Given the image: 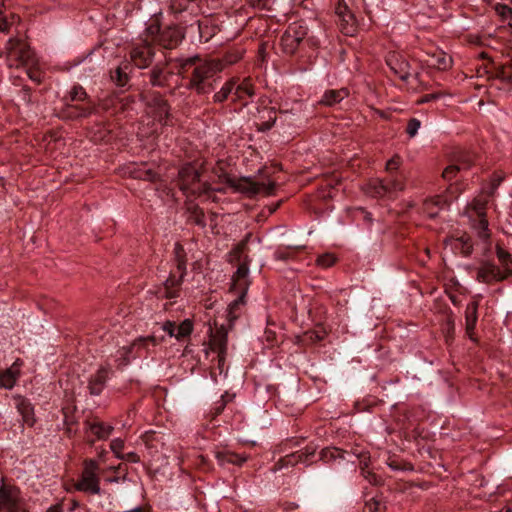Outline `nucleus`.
I'll return each instance as SVG.
<instances>
[{"label": "nucleus", "mask_w": 512, "mask_h": 512, "mask_svg": "<svg viewBox=\"0 0 512 512\" xmlns=\"http://www.w3.org/2000/svg\"><path fill=\"white\" fill-rule=\"evenodd\" d=\"M133 177L140 179V180L154 182L157 180L158 175L154 170L146 169L143 167V168H138L135 171H133Z\"/></svg>", "instance_id": "49530a36"}, {"label": "nucleus", "mask_w": 512, "mask_h": 512, "mask_svg": "<svg viewBox=\"0 0 512 512\" xmlns=\"http://www.w3.org/2000/svg\"><path fill=\"white\" fill-rule=\"evenodd\" d=\"M15 375L7 369L4 372H0V386L6 389H11L15 385Z\"/></svg>", "instance_id": "de8ad7c7"}, {"label": "nucleus", "mask_w": 512, "mask_h": 512, "mask_svg": "<svg viewBox=\"0 0 512 512\" xmlns=\"http://www.w3.org/2000/svg\"><path fill=\"white\" fill-rule=\"evenodd\" d=\"M317 265L323 268H329L336 262V257L333 254L325 253L319 256L316 260Z\"/></svg>", "instance_id": "5fc2aeb1"}, {"label": "nucleus", "mask_w": 512, "mask_h": 512, "mask_svg": "<svg viewBox=\"0 0 512 512\" xmlns=\"http://www.w3.org/2000/svg\"><path fill=\"white\" fill-rule=\"evenodd\" d=\"M110 448L115 456L118 458V455L122 454V450L124 448V441L121 438L113 439L110 443Z\"/></svg>", "instance_id": "680f3d73"}, {"label": "nucleus", "mask_w": 512, "mask_h": 512, "mask_svg": "<svg viewBox=\"0 0 512 512\" xmlns=\"http://www.w3.org/2000/svg\"><path fill=\"white\" fill-rule=\"evenodd\" d=\"M250 261V258L245 256L244 260L239 264L235 274L232 277L231 290L239 293V295L228 306V320L230 322V326H232L233 321L236 320L239 316L237 310L239 309L240 305L245 304V297L248 290L247 277L249 274Z\"/></svg>", "instance_id": "f03ea898"}, {"label": "nucleus", "mask_w": 512, "mask_h": 512, "mask_svg": "<svg viewBox=\"0 0 512 512\" xmlns=\"http://www.w3.org/2000/svg\"><path fill=\"white\" fill-rule=\"evenodd\" d=\"M366 192L372 197H384L387 196V187L385 186V180L373 179L366 187Z\"/></svg>", "instance_id": "f704fd0d"}, {"label": "nucleus", "mask_w": 512, "mask_h": 512, "mask_svg": "<svg viewBox=\"0 0 512 512\" xmlns=\"http://www.w3.org/2000/svg\"><path fill=\"white\" fill-rule=\"evenodd\" d=\"M17 504L16 499L12 496L11 492L2 487L0 488V505H3L6 509Z\"/></svg>", "instance_id": "8fccbe9b"}, {"label": "nucleus", "mask_w": 512, "mask_h": 512, "mask_svg": "<svg viewBox=\"0 0 512 512\" xmlns=\"http://www.w3.org/2000/svg\"><path fill=\"white\" fill-rule=\"evenodd\" d=\"M458 241L461 242V252L464 256H469L473 251V244L471 242V238L467 235H463L458 238Z\"/></svg>", "instance_id": "6e6d98bb"}, {"label": "nucleus", "mask_w": 512, "mask_h": 512, "mask_svg": "<svg viewBox=\"0 0 512 512\" xmlns=\"http://www.w3.org/2000/svg\"><path fill=\"white\" fill-rule=\"evenodd\" d=\"M384 180L385 186L387 187V195H391L404 189V183L401 179L386 178Z\"/></svg>", "instance_id": "3c124183"}, {"label": "nucleus", "mask_w": 512, "mask_h": 512, "mask_svg": "<svg viewBox=\"0 0 512 512\" xmlns=\"http://www.w3.org/2000/svg\"><path fill=\"white\" fill-rule=\"evenodd\" d=\"M335 14L338 18V25L345 35H352L355 31V17L349 10L348 6L339 1L335 7Z\"/></svg>", "instance_id": "dca6fc26"}, {"label": "nucleus", "mask_w": 512, "mask_h": 512, "mask_svg": "<svg viewBox=\"0 0 512 512\" xmlns=\"http://www.w3.org/2000/svg\"><path fill=\"white\" fill-rule=\"evenodd\" d=\"M179 74L187 78L186 88L197 95H207L215 90L220 79L218 73L224 69L219 59L201 61L199 56L179 59Z\"/></svg>", "instance_id": "f257e3e1"}, {"label": "nucleus", "mask_w": 512, "mask_h": 512, "mask_svg": "<svg viewBox=\"0 0 512 512\" xmlns=\"http://www.w3.org/2000/svg\"><path fill=\"white\" fill-rule=\"evenodd\" d=\"M495 253L500 264L501 272L505 275L507 280L512 276V255L499 244L495 247Z\"/></svg>", "instance_id": "393cba45"}, {"label": "nucleus", "mask_w": 512, "mask_h": 512, "mask_svg": "<svg viewBox=\"0 0 512 512\" xmlns=\"http://www.w3.org/2000/svg\"><path fill=\"white\" fill-rule=\"evenodd\" d=\"M96 112V107L93 103H87L85 106L67 104L62 110V117L66 119H79L86 118Z\"/></svg>", "instance_id": "4be33fe9"}, {"label": "nucleus", "mask_w": 512, "mask_h": 512, "mask_svg": "<svg viewBox=\"0 0 512 512\" xmlns=\"http://www.w3.org/2000/svg\"><path fill=\"white\" fill-rule=\"evenodd\" d=\"M450 200L451 199L443 195L427 199L423 205L424 212L427 213L430 218H435L439 211L449 204Z\"/></svg>", "instance_id": "5701e85b"}, {"label": "nucleus", "mask_w": 512, "mask_h": 512, "mask_svg": "<svg viewBox=\"0 0 512 512\" xmlns=\"http://www.w3.org/2000/svg\"><path fill=\"white\" fill-rule=\"evenodd\" d=\"M146 104L149 113L161 124H167L170 115V105L168 101L158 93H152L146 96Z\"/></svg>", "instance_id": "1a4fd4ad"}, {"label": "nucleus", "mask_w": 512, "mask_h": 512, "mask_svg": "<svg viewBox=\"0 0 512 512\" xmlns=\"http://www.w3.org/2000/svg\"><path fill=\"white\" fill-rule=\"evenodd\" d=\"M472 228L477 232V235L483 241L490 239V230L488 228L489 223L487 216L473 217L470 218Z\"/></svg>", "instance_id": "cd10ccee"}, {"label": "nucleus", "mask_w": 512, "mask_h": 512, "mask_svg": "<svg viewBox=\"0 0 512 512\" xmlns=\"http://www.w3.org/2000/svg\"><path fill=\"white\" fill-rule=\"evenodd\" d=\"M275 0H249L251 6L262 9H271Z\"/></svg>", "instance_id": "e2e57ef3"}, {"label": "nucleus", "mask_w": 512, "mask_h": 512, "mask_svg": "<svg viewBox=\"0 0 512 512\" xmlns=\"http://www.w3.org/2000/svg\"><path fill=\"white\" fill-rule=\"evenodd\" d=\"M385 61L392 73L400 80L407 82L408 79L412 76L410 72L411 66L409 61L400 53L394 51L389 52L386 55ZM419 76V73H415L413 78L419 81Z\"/></svg>", "instance_id": "6e6552de"}, {"label": "nucleus", "mask_w": 512, "mask_h": 512, "mask_svg": "<svg viewBox=\"0 0 512 512\" xmlns=\"http://www.w3.org/2000/svg\"><path fill=\"white\" fill-rule=\"evenodd\" d=\"M496 77L502 82L512 84V58L497 68Z\"/></svg>", "instance_id": "4c0bfd02"}, {"label": "nucleus", "mask_w": 512, "mask_h": 512, "mask_svg": "<svg viewBox=\"0 0 512 512\" xmlns=\"http://www.w3.org/2000/svg\"><path fill=\"white\" fill-rule=\"evenodd\" d=\"M494 10L502 21L512 18V8L507 4L497 3L494 6Z\"/></svg>", "instance_id": "864d4df0"}, {"label": "nucleus", "mask_w": 512, "mask_h": 512, "mask_svg": "<svg viewBox=\"0 0 512 512\" xmlns=\"http://www.w3.org/2000/svg\"><path fill=\"white\" fill-rule=\"evenodd\" d=\"M137 346L138 342L133 341L130 345L124 346L117 351L115 361L118 368L124 367L130 363L131 354L133 353L134 349L137 348Z\"/></svg>", "instance_id": "473e14b6"}, {"label": "nucleus", "mask_w": 512, "mask_h": 512, "mask_svg": "<svg viewBox=\"0 0 512 512\" xmlns=\"http://www.w3.org/2000/svg\"><path fill=\"white\" fill-rule=\"evenodd\" d=\"M487 202L480 199H474L466 208V214L469 218L486 216Z\"/></svg>", "instance_id": "e433bc0d"}, {"label": "nucleus", "mask_w": 512, "mask_h": 512, "mask_svg": "<svg viewBox=\"0 0 512 512\" xmlns=\"http://www.w3.org/2000/svg\"><path fill=\"white\" fill-rule=\"evenodd\" d=\"M472 158L470 155H466L463 159H459L457 163L447 166L442 172V178L446 181H450L456 177L457 173L462 170H468L472 166Z\"/></svg>", "instance_id": "b1692460"}, {"label": "nucleus", "mask_w": 512, "mask_h": 512, "mask_svg": "<svg viewBox=\"0 0 512 512\" xmlns=\"http://www.w3.org/2000/svg\"><path fill=\"white\" fill-rule=\"evenodd\" d=\"M178 186L187 197H200L211 190L209 183L201 181L200 172L192 164H185L179 170Z\"/></svg>", "instance_id": "7ed1b4c3"}, {"label": "nucleus", "mask_w": 512, "mask_h": 512, "mask_svg": "<svg viewBox=\"0 0 512 512\" xmlns=\"http://www.w3.org/2000/svg\"><path fill=\"white\" fill-rule=\"evenodd\" d=\"M354 454L360 459V469L362 470V467H364V471H368L367 468L369 466L370 462V456L368 452L361 451L357 453L356 451Z\"/></svg>", "instance_id": "69168bd1"}, {"label": "nucleus", "mask_w": 512, "mask_h": 512, "mask_svg": "<svg viewBox=\"0 0 512 512\" xmlns=\"http://www.w3.org/2000/svg\"><path fill=\"white\" fill-rule=\"evenodd\" d=\"M162 29L160 28V26L158 24H151L150 26L147 27L146 29V33H147V38L149 39V41L151 42V44L153 45V43H156L157 42V37L159 36V33H161Z\"/></svg>", "instance_id": "13d9d810"}, {"label": "nucleus", "mask_w": 512, "mask_h": 512, "mask_svg": "<svg viewBox=\"0 0 512 512\" xmlns=\"http://www.w3.org/2000/svg\"><path fill=\"white\" fill-rule=\"evenodd\" d=\"M111 79L117 86L124 87L128 83L129 77L121 67H117L115 71L111 73Z\"/></svg>", "instance_id": "09e8293b"}, {"label": "nucleus", "mask_w": 512, "mask_h": 512, "mask_svg": "<svg viewBox=\"0 0 512 512\" xmlns=\"http://www.w3.org/2000/svg\"><path fill=\"white\" fill-rule=\"evenodd\" d=\"M227 184L238 192L244 193L249 197L263 193L267 196L273 195L276 184L273 181L265 183L264 181H256L252 177L227 178Z\"/></svg>", "instance_id": "423d86ee"}, {"label": "nucleus", "mask_w": 512, "mask_h": 512, "mask_svg": "<svg viewBox=\"0 0 512 512\" xmlns=\"http://www.w3.org/2000/svg\"><path fill=\"white\" fill-rule=\"evenodd\" d=\"M243 54H244L243 49L235 48V49L227 51L225 53V55L223 56V59H219V60L222 62V64L225 67L226 65H232V64L237 63L239 60L242 59Z\"/></svg>", "instance_id": "a19ab883"}, {"label": "nucleus", "mask_w": 512, "mask_h": 512, "mask_svg": "<svg viewBox=\"0 0 512 512\" xmlns=\"http://www.w3.org/2000/svg\"><path fill=\"white\" fill-rule=\"evenodd\" d=\"M362 476L372 485L378 486L382 484V479L377 474L371 471H364V467H362Z\"/></svg>", "instance_id": "bf43d9fd"}, {"label": "nucleus", "mask_w": 512, "mask_h": 512, "mask_svg": "<svg viewBox=\"0 0 512 512\" xmlns=\"http://www.w3.org/2000/svg\"><path fill=\"white\" fill-rule=\"evenodd\" d=\"M154 47L148 38L135 45L130 51V58L134 65L140 69L147 68L153 61Z\"/></svg>", "instance_id": "9d476101"}, {"label": "nucleus", "mask_w": 512, "mask_h": 512, "mask_svg": "<svg viewBox=\"0 0 512 512\" xmlns=\"http://www.w3.org/2000/svg\"><path fill=\"white\" fill-rule=\"evenodd\" d=\"M193 332V321L190 319L183 320L176 326V339L182 340L191 335Z\"/></svg>", "instance_id": "79ce46f5"}, {"label": "nucleus", "mask_w": 512, "mask_h": 512, "mask_svg": "<svg viewBox=\"0 0 512 512\" xmlns=\"http://www.w3.org/2000/svg\"><path fill=\"white\" fill-rule=\"evenodd\" d=\"M216 458L220 465L234 464L240 466L247 460V457L230 451H219L216 453Z\"/></svg>", "instance_id": "7c9ffc66"}, {"label": "nucleus", "mask_w": 512, "mask_h": 512, "mask_svg": "<svg viewBox=\"0 0 512 512\" xmlns=\"http://www.w3.org/2000/svg\"><path fill=\"white\" fill-rule=\"evenodd\" d=\"M315 454V449L312 447L307 446L304 450L297 451L295 453L288 454L284 456L283 458L279 459L273 468V471L281 470L284 467L287 466H294L298 463H306L308 464V461L311 457H313Z\"/></svg>", "instance_id": "2eb2a0df"}, {"label": "nucleus", "mask_w": 512, "mask_h": 512, "mask_svg": "<svg viewBox=\"0 0 512 512\" xmlns=\"http://www.w3.org/2000/svg\"><path fill=\"white\" fill-rule=\"evenodd\" d=\"M237 80L235 78H231L225 82V84L220 88L219 91L215 92L213 95L214 103H223L228 99V97L233 94L235 89V85Z\"/></svg>", "instance_id": "2f4dec72"}, {"label": "nucleus", "mask_w": 512, "mask_h": 512, "mask_svg": "<svg viewBox=\"0 0 512 512\" xmlns=\"http://www.w3.org/2000/svg\"><path fill=\"white\" fill-rule=\"evenodd\" d=\"M401 164V158L400 156L396 155L393 156L387 163H386V169L388 171H394L399 168Z\"/></svg>", "instance_id": "774afa93"}, {"label": "nucleus", "mask_w": 512, "mask_h": 512, "mask_svg": "<svg viewBox=\"0 0 512 512\" xmlns=\"http://www.w3.org/2000/svg\"><path fill=\"white\" fill-rule=\"evenodd\" d=\"M451 64V57L447 56L444 53H440L432 57V66L439 70H446L451 66Z\"/></svg>", "instance_id": "a18cd8bd"}, {"label": "nucleus", "mask_w": 512, "mask_h": 512, "mask_svg": "<svg viewBox=\"0 0 512 512\" xmlns=\"http://www.w3.org/2000/svg\"><path fill=\"white\" fill-rule=\"evenodd\" d=\"M478 306V301H472L465 310L466 333L471 339L478 319Z\"/></svg>", "instance_id": "a878e982"}, {"label": "nucleus", "mask_w": 512, "mask_h": 512, "mask_svg": "<svg viewBox=\"0 0 512 512\" xmlns=\"http://www.w3.org/2000/svg\"><path fill=\"white\" fill-rule=\"evenodd\" d=\"M185 275L178 273V276L171 272L169 277L159 286L155 292L159 299H173L180 296L181 285Z\"/></svg>", "instance_id": "f8f14e48"}, {"label": "nucleus", "mask_w": 512, "mask_h": 512, "mask_svg": "<svg viewBox=\"0 0 512 512\" xmlns=\"http://www.w3.org/2000/svg\"><path fill=\"white\" fill-rule=\"evenodd\" d=\"M255 118L257 119V130L261 132L268 131L274 126L276 122V110L273 107L258 108Z\"/></svg>", "instance_id": "aec40b11"}, {"label": "nucleus", "mask_w": 512, "mask_h": 512, "mask_svg": "<svg viewBox=\"0 0 512 512\" xmlns=\"http://www.w3.org/2000/svg\"><path fill=\"white\" fill-rule=\"evenodd\" d=\"M197 0H170L169 9L173 14H181L190 9Z\"/></svg>", "instance_id": "ea45409f"}, {"label": "nucleus", "mask_w": 512, "mask_h": 512, "mask_svg": "<svg viewBox=\"0 0 512 512\" xmlns=\"http://www.w3.org/2000/svg\"><path fill=\"white\" fill-rule=\"evenodd\" d=\"M134 342H138V346H137L138 349L142 346L144 347L147 343H151L154 346L158 344V340L154 335H149L146 337H139V338L135 339Z\"/></svg>", "instance_id": "0e129e2a"}, {"label": "nucleus", "mask_w": 512, "mask_h": 512, "mask_svg": "<svg viewBox=\"0 0 512 512\" xmlns=\"http://www.w3.org/2000/svg\"><path fill=\"white\" fill-rule=\"evenodd\" d=\"M184 33L199 42H207L213 36L214 28L209 25L208 21L195 20L184 25Z\"/></svg>", "instance_id": "ddd939ff"}, {"label": "nucleus", "mask_w": 512, "mask_h": 512, "mask_svg": "<svg viewBox=\"0 0 512 512\" xmlns=\"http://www.w3.org/2000/svg\"><path fill=\"white\" fill-rule=\"evenodd\" d=\"M99 465L94 459H86L83 463V471L75 489L88 494H100V479L98 476Z\"/></svg>", "instance_id": "0eeeda50"}, {"label": "nucleus", "mask_w": 512, "mask_h": 512, "mask_svg": "<svg viewBox=\"0 0 512 512\" xmlns=\"http://www.w3.org/2000/svg\"><path fill=\"white\" fill-rule=\"evenodd\" d=\"M305 246L304 245H295V246H288L286 248H279L276 252H275V258L277 260H288V259H291L295 256V254L304 249Z\"/></svg>", "instance_id": "58836bf2"}, {"label": "nucleus", "mask_w": 512, "mask_h": 512, "mask_svg": "<svg viewBox=\"0 0 512 512\" xmlns=\"http://www.w3.org/2000/svg\"><path fill=\"white\" fill-rule=\"evenodd\" d=\"M0 56H5L10 68H19L34 61V52L25 41L19 38H10Z\"/></svg>", "instance_id": "20e7f679"}, {"label": "nucleus", "mask_w": 512, "mask_h": 512, "mask_svg": "<svg viewBox=\"0 0 512 512\" xmlns=\"http://www.w3.org/2000/svg\"><path fill=\"white\" fill-rule=\"evenodd\" d=\"M420 121L416 118H411L409 119L408 123H407V127H406V133L410 136V137H414L417 132H418V129L420 128Z\"/></svg>", "instance_id": "052dcab7"}, {"label": "nucleus", "mask_w": 512, "mask_h": 512, "mask_svg": "<svg viewBox=\"0 0 512 512\" xmlns=\"http://www.w3.org/2000/svg\"><path fill=\"white\" fill-rule=\"evenodd\" d=\"M185 35L184 26L182 28L169 26L162 29L161 33H159V36L157 37L156 43L165 49H174L178 46Z\"/></svg>", "instance_id": "4468645a"}, {"label": "nucleus", "mask_w": 512, "mask_h": 512, "mask_svg": "<svg viewBox=\"0 0 512 512\" xmlns=\"http://www.w3.org/2000/svg\"><path fill=\"white\" fill-rule=\"evenodd\" d=\"M69 97L71 101H79V102H87L92 103L90 101V97L85 91V89L80 85H75L69 92Z\"/></svg>", "instance_id": "37998d69"}, {"label": "nucleus", "mask_w": 512, "mask_h": 512, "mask_svg": "<svg viewBox=\"0 0 512 512\" xmlns=\"http://www.w3.org/2000/svg\"><path fill=\"white\" fill-rule=\"evenodd\" d=\"M163 331H165L170 337L176 338V323L174 321L167 320L162 325Z\"/></svg>", "instance_id": "338daca9"}, {"label": "nucleus", "mask_w": 512, "mask_h": 512, "mask_svg": "<svg viewBox=\"0 0 512 512\" xmlns=\"http://www.w3.org/2000/svg\"><path fill=\"white\" fill-rule=\"evenodd\" d=\"M476 280L484 284H493L506 280L501 268L492 261H482L477 268Z\"/></svg>", "instance_id": "9b49d317"}, {"label": "nucleus", "mask_w": 512, "mask_h": 512, "mask_svg": "<svg viewBox=\"0 0 512 512\" xmlns=\"http://www.w3.org/2000/svg\"><path fill=\"white\" fill-rule=\"evenodd\" d=\"M84 425L86 433L90 432L95 437V439L88 440L91 444L95 440L107 439L114 430L113 426L97 420L85 421Z\"/></svg>", "instance_id": "412c9836"}, {"label": "nucleus", "mask_w": 512, "mask_h": 512, "mask_svg": "<svg viewBox=\"0 0 512 512\" xmlns=\"http://www.w3.org/2000/svg\"><path fill=\"white\" fill-rule=\"evenodd\" d=\"M19 411L22 414L23 421L29 426H33L35 419L33 417V408L29 404L22 403L19 406Z\"/></svg>", "instance_id": "603ef678"}, {"label": "nucleus", "mask_w": 512, "mask_h": 512, "mask_svg": "<svg viewBox=\"0 0 512 512\" xmlns=\"http://www.w3.org/2000/svg\"><path fill=\"white\" fill-rule=\"evenodd\" d=\"M252 234L247 233L245 237L235 245V247L230 251L229 253V261H241L244 260L245 252L248 250V243L251 238Z\"/></svg>", "instance_id": "c85d7f7f"}, {"label": "nucleus", "mask_w": 512, "mask_h": 512, "mask_svg": "<svg viewBox=\"0 0 512 512\" xmlns=\"http://www.w3.org/2000/svg\"><path fill=\"white\" fill-rule=\"evenodd\" d=\"M308 35V27L302 21L291 23L280 38L281 51L288 56L294 55Z\"/></svg>", "instance_id": "39448f33"}, {"label": "nucleus", "mask_w": 512, "mask_h": 512, "mask_svg": "<svg viewBox=\"0 0 512 512\" xmlns=\"http://www.w3.org/2000/svg\"><path fill=\"white\" fill-rule=\"evenodd\" d=\"M228 330L224 325L216 327L215 330L210 328L209 347L217 353L227 352Z\"/></svg>", "instance_id": "6ab92c4d"}, {"label": "nucleus", "mask_w": 512, "mask_h": 512, "mask_svg": "<svg viewBox=\"0 0 512 512\" xmlns=\"http://www.w3.org/2000/svg\"><path fill=\"white\" fill-rule=\"evenodd\" d=\"M349 95V91L347 88H341L338 90H327L325 91L323 97L319 101L320 104L325 106H333L337 103H340L342 100L347 98Z\"/></svg>", "instance_id": "bb28decb"}, {"label": "nucleus", "mask_w": 512, "mask_h": 512, "mask_svg": "<svg viewBox=\"0 0 512 512\" xmlns=\"http://www.w3.org/2000/svg\"><path fill=\"white\" fill-rule=\"evenodd\" d=\"M174 262L177 272L186 275L187 256L183 245L179 242H176L174 245Z\"/></svg>", "instance_id": "c756f323"}, {"label": "nucleus", "mask_w": 512, "mask_h": 512, "mask_svg": "<svg viewBox=\"0 0 512 512\" xmlns=\"http://www.w3.org/2000/svg\"><path fill=\"white\" fill-rule=\"evenodd\" d=\"M187 210L189 213L188 220L191 223L202 228L206 226L204 212L198 205L191 204L188 206Z\"/></svg>", "instance_id": "c9c22d12"}, {"label": "nucleus", "mask_w": 512, "mask_h": 512, "mask_svg": "<svg viewBox=\"0 0 512 512\" xmlns=\"http://www.w3.org/2000/svg\"><path fill=\"white\" fill-rule=\"evenodd\" d=\"M233 95L235 96V101L242 100L244 97H252L254 89L250 79H244L240 84L236 83Z\"/></svg>", "instance_id": "72a5a7b5"}, {"label": "nucleus", "mask_w": 512, "mask_h": 512, "mask_svg": "<svg viewBox=\"0 0 512 512\" xmlns=\"http://www.w3.org/2000/svg\"><path fill=\"white\" fill-rule=\"evenodd\" d=\"M167 62L164 64H156L148 73L149 83L153 87L166 88L170 86V80L173 72L167 69Z\"/></svg>", "instance_id": "a211bd4d"}, {"label": "nucleus", "mask_w": 512, "mask_h": 512, "mask_svg": "<svg viewBox=\"0 0 512 512\" xmlns=\"http://www.w3.org/2000/svg\"><path fill=\"white\" fill-rule=\"evenodd\" d=\"M112 374L110 365L101 366L96 373L90 376L88 380L89 393L98 396L102 393L106 386V382Z\"/></svg>", "instance_id": "f3484780"}, {"label": "nucleus", "mask_w": 512, "mask_h": 512, "mask_svg": "<svg viewBox=\"0 0 512 512\" xmlns=\"http://www.w3.org/2000/svg\"><path fill=\"white\" fill-rule=\"evenodd\" d=\"M387 465L394 471L413 470V467L408 463H402L396 459L389 458Z\"/></svg>", "instance_id": "4d7b16f0"}, {"label": "nucleus", "mask_w": 512, "mask_h": 512, "mask_svg": "<svg viewBox=\"0 0 512 512\" xmlns=\"http://www.w3.org/2000/svg\"><path fill=\"white\" fill-rule=\"evenodd\" d=\"M337 458H344V451L339 448H324L320 452V459L324 462L335 460Z\"/></svg>", "instance_id": "c03bdc74"}]
</instances>
